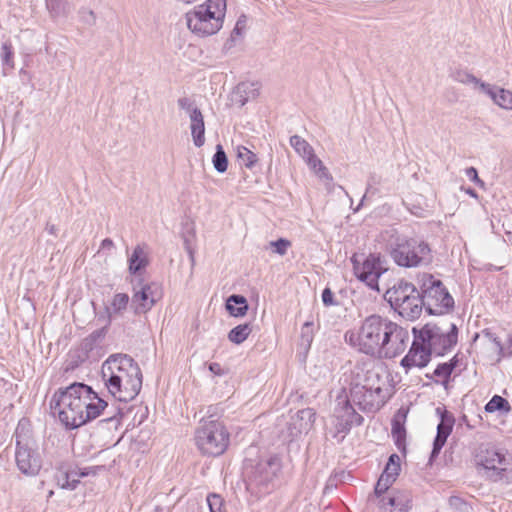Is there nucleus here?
<instances>
[{
	"label": "nucleus",
	"mask_w": 512,
	"mask_h": 512,
	"mask_svg": "<svg viewBox=\"0 0 512 512\" xmlns=\"http://www.w3.org/2000/svg\"><path fill=\"white\" fill-rule=\"evenodd\" d=\"M129 300L130 298L128 294L116 293L113 296L110 305L106 308L108 318L113 320L122 317L128 308Z\"/></svg>",
	"instance_id": "obj_24"
},
{
	"label": "nucleus",
	"mask_w": 512,
	"mask_h": 512,
	"mask_svg": "<svg viewBox=\"0 0 512 512\" xmlns=\"http://www.w3.org/2000/svg\"><path fill=\"white\" fill-rule=\"evenodd\" d=\"M456 365L457 359L455 356L450 362L439 364L434 370V375L441 378L443 382L446 383Z\"/></svg>",
	"instance_id": "obj_36"
},
{
	"label": "nucleus",
	"mask_w": 512,
	"mask_h": 512,
	"mask_svg": "<svg viewBox=\"0 0 512 512\" xmlns=\"http://www.w3.org/2000/svg\"><path fill=\"white\" fill-rule=\"evenodd\" d=\"M189 118L194 145L201 147L205 142V125L202 112L200 110H193Z\"/></svg>",
	"instance_id": "obj_22"
},
{
	"label": "nucleus",
	"mask_w": 512,
	"mask_h": 512,
	"mask_svg": "<svg viewBox=\"0 0 512 512\" xmlns=\"http://www.w3.org/2000/svg\"><path fill=\"white\" fill-rule=\"evenodd\" d=\"M480 90L487 94L499 107L507 110L512 109V91L488 83L480 84Z\"/></svg>",
	"instance_id": "obj_19"
},
{
	"label": "nucleus",
	"mask_w": 512,
	"mask_h": 512,
	"mask_svg": "<svg viewBox=\"0 0 512 512\" xmlns=\"http://www.w3.org/2000/svg\"><path fill=\"white\" fill-rule=\"evenodd\" d=\"M309 168L321 179H329L328 169L323 165L322 161L314 154L305 160Z\"/></svg>",
	"instance_id": "obj_34"
},
{
	"label": "nucleus",
	"mask_w": 512,
	"mask_h": 512,
	"mask_svg": "<svg viewBox=\"0 0 512 512\" xmlns=\"http://www.w3.org/2000/svg\"><path fill=\"white\" fill-rule=\"evenodd\" d=\"M452 79L458 83L466 84V85H476L480 88V84H485L484 82H481L480 79L475 77L473 74L466 70L458 69L455 70L452 75Z\"/></svg>",
	"instance_id": "obj_33"
},
{
	"label": "nucleus",
	"mask_w": 512,
	"mask_h": 512,
	"mask_svg": "<svg viewBox=\"0 0 512 512\" xmlns=\"http://www.w3.org/2000/svg\"><path fill=\"white\" fill-rule=\"evenodd\" d=\"M392 458H393V463H399L400 458H399V456H398V455H396V454H392V455L389 457V459H392Z\"/></svg>",
	"instance_id": "obj_53"
},
{
	"label": "nucleus",
	"mask_w": 512,
	"mask_h": 512,
	"mask_svg": "<svg viewBox=\"0 0 512 512\" xmlns=\"http://www.w3.org/2000/svg\"><path fill=\"white\" fill-rule=\"evenodd\" d=\"M405 418L406 415H396L392 421V436L395 440V444L398 449L404 447L406 430H405Z\"/></svg>",
	"instance_id": "obj_26"
},
{
	"label": "nucleus",
	"mask_w": 512,
	"mask_h": 512,
	"mask_svg": "<svg viewBox=\"0 0 512 512\" xmlns=\"http://www.w3.org/2000/svg\"><path fill=\"white\" fill-rule=\"evenodd\" d=\"M351 262L355 276L369 288L380 292L378 280L387 271L385 259L379 254H370L363 259L353 255Z\"/></svg>",
	"instance_id": "obj_9"
},
{
	"label": "nucleus",
	"mask_w": 512,
	"mask_h": 512,
	"mask_svg": "<svg viewBox=\"0 0 512 512\" xmlns=\"http://www.w3.org/2000/svg\"><path fill=\"white\" fill-rule=\"evenodd\" d=\"M252 328L250 324H240L236 327H234L229 333H228V339L230 342L234 344H241L243 343L248 336L251 334Z\"/></svg>",
	"instance_id": "obj_31"
},
{
	"label": "nucleus",
	"mask_w": 512,
	"mask_h": 512,
	"mask_svg": "<svg viewBox=\"0 0 512 512\" xmlns=\"http://www.w3.org/2000/svg\"><path fill=\"white\" fill-rule=\"evenodd\" d=\"M246 21L247 20L245 15L240 16L236 22L233 32L236 34H241V31L246 27Z\"/></svg>",
	"instance_id": "obj_46"
},
{
	"label": "nucleus",
	"mask_w": 512,
	"mask_h": 512,
	"mask_svg": "<svg viewBox=\"0 0 512 512\" xmlns=\"http://www.w3.org/2000/svg\"><path fill=\"white\" fill-rule=\"evenodd\" d=\"M207 504L210 512H221L222 498L217 494H211L207 497Z\"/></svg>",
	"instance_id": "obj_41"
},
{
	"label": "nucleus",
	"mask_w": 512,
	"mask_h": 512,
	"mask_svg": "<svg viewBox=\"0 0 512 512\" xmlns=\"http://www.w3.org/2000/svg\"><path fill=\"white\" fill-rule=\"evenodd\" d=\"M364 401L371 409H380L390 397V386L384 371H367L363 384Z\"/></svg>",
	"instance_id": "obj_10"
},
{
	"label": "nucleus",
	"mask_w": 512,
	"mask_h": 512,
	"mask_svg": "<svg viewBox=\"0 0 512 512\" xmlns=\"http://www.w3.org/2000/svg\"><path fill=\"white\" fill-rule=\"evenodd\" d=\"M194 439L203 455L215 457L226 451L230 435L223 423L217 420H203L195 431Z\"/></svg>",
	"instance_id": "obj_7"
},
{
	"label": "nucleus",
	"mask_w": 512,
	"mask_h": 512,
	"mask_svg": "<svg viewBox=\"0 0 512 512\" xmlns=\"http://www.w3.org/2000/svg\"><path fill=\"white\" fill-rule=\"evenodd\" d=\"M226 309L234 317H243L248 311L247 300L241 295H231L226 301Z\"/></svg>",
	"instance_id": "obj_25"
},
{
	"label": "nucleus",
	"mask_w": 512,
	"mask_h": 512,
	"mask_svg": "<svg viewBox=\"0 0 512 512\" xmlns=\"http://www.w3.org/2000/svg\"><path fill=\"white\" fill-rule=\"evenodd\" d=\"M107 402L100 398L91 387L75 382L58 389L53 395L51 408L66 428H78L100 416Z\"/></svg>",
	"instance_id": "obj_2"
},
{
	"label": "nucleus",
	"mask_w": 512,
	"mask_h": 512,
	"mask_svg": "<svg viewBox=\"0 0 512 512\" xmlns=\"http://www.w3.org/2000/svg\"><path fill=\"white\" fill-rule=\"evenodd\" d=\"M290 145L294 148L296 153L304 159V161L315 154L313 147L301 136H291Z\"/></svg>",
	"instance_id": "obj_27"
},
{
	"label": "nucleus",
	"mask_w": 512,
	"mask_h": 512,
	"mask_svg": "<svg viewBox=\"0 0 512 512\" xmlns=\"http://www.w3.org/2000/svg\"><path fill=\"white\" fill-rule=\"evenodd\" d=\"M411 494L408 491L392 489L378 504L383 512H408L411 508Z\"/></svg>",
	"instance_id": "obj_17"
},
{
	"label": "nucleus",
	"mask_w": 512,
	"mask_h": 512,
	"mask_svg": "<svg viewBox=\"0 0 512 512\" xmlns=\"http://www.w3.org/2000/svg\"><path fill=\"white\" fill-rule=\"evenodd\" d=\"M301 338L304 343L310 345L313 340V323L306 322L301 329Z\"/></svg>",
	"instance_id": "obj_40"
},
{
	"label": "nucleus",
	"mask_w": 512,
	"mask_h": 512,
	"mask_svg": "<svg viewBox=\"0 0 512 512\" xmlns=\"http://www.w3.org/2000/svg\"><path fill=\"white\" fill-rule=\"evenodd\" d=\"M400 471V464L399 463H393V458L388 460V463L386 464V467L379 478H381L383 481L387 482L389 485H392Z\"/></svg>",
	"instance_id": "obj_35"
},
{
	"label": "nucleus",
	"mask_w": 512,
	"mask_h": 512,
	"mask_svg": "<svg viewBox=\"0 0 512 512\" xmlns=\"http://www.w3.org/2000/svg\"><path fill=\"white\" fill-rule=\"evenodd\" d=\"M236 156L241 166H245L248 169H252L257 163L258 158L255 153L244 146L236 147Z\"/></svg>",
	"instance_id": "obj_30"
},
{
	"label": "nucleus",
	"mask_w": 512,
	"mask_h": 512,
	"mask_svg": "<svg viewBox=\"0 0 512 512\" xmlns=\"http://www.w3.org/2000/svg\"><path fill=\"white\" fill-rule=\"evenodd\" d=\"M465 192H466L469 196H471V197H473V198H478V195H477V193L475 192V190H473V189H471V188L466 189V190H465Z\"/></svg>",
	"instance_id": "obj_52"
},
{
	"label": "nucleus",
	"mask_w": 512,
	"mask_h": 512,
	"mask_svg": "<svg viewBox=\"0 0 512 512\" xmlns=\"http://www.w3.org/2000/svg\"><path fill=\"white\" fill-rule=\"evenodd\" d=\"M58 485L61 487V485H69V476L66 473L65 474V481L63 483L58 482Z\"/></svg>",
	"instance_id": "obj_54"
},
{
	"label": "nucleus",
	"mask_w": 512,
	"mask_h": 512,
	"mask_svg": "<svg viewBox=\"0 0 512 512\" xmlns=\"http://www.w3.org/2000/svg\"><path fill=\"white\" fill-rule=\"evenodd\" d=\"M494 475L496 476L497 479H500L494 472L493 474H491V477H494Z\"/></svg>",
	"instance_id": "obj_58"
},
{
	"label": "nucleus",
	"mask_w": 512,
	"mask_h": 512,
	"mask_svg": "<svg viewBox=\"0 0 512 512\" xmlns=\"http://www.w3.org/2000/svg\"><path fill=\"white\" fill-rule=\"evenodd\" d=\"M53 495H54V491H53V490H50V491L48 492V498H51Z\"/></svg>",
	"instance_id": "obj_56"
},
{
	"label": "nucleus",
	"mask_w": 512,
	"mask_h": 512,
	"mask_svg": "<svg viewBox=\"0 0 512 512\" xmlns=\"http://www.w3.org/2000/svg\"><path fill=\"white\" fill-rule=\"evenodd\" d=\"M91 473L95 474V471H94L93 468H85V469L80 471L79 476L80 477H85V476H88Z\"/></svg>",
	"instance_id": "obj_51"
},
{
	"label": "nucleus",
	"mask_w": 512,
	"mask_h": 512,
	"mask_svg": "<svg viewBox=\"0 0 512 512\" xmlns=\"http://www.w3.org/2000/svg\"><path fill=\"white\" fill-rule=\"evenodd\" d=\"M79 482L80 481L78 479H74L71 481L69 480V485H61V488L67 490H74L78 486Z\"/></svg>",
	"instance_id": "obj_49"
},
{
	"label": "nucleus",
	"mask_w": 512,
	"mask_h": 512,
	"mask_svg": "<svg viewBox=\"0 0 512 512\" xmlns=\"http://www.w3.org/2000/svg\"><path fill=\"white\" fill-rule=\"evenodd\" d=\"M392 485H389L387 482L383 481L381 478L378 479L375 489H374V498L377 500V505L382 502L385 496H389L392 489Z\"/></svg>",
	"instance_id": "obj_38"
},
{
	"label": "nucleus",
	"mask_w": 512,
	"mask_h": 512,
	"mask_svg": "<svg viewBox=\"0 0 512 512\" xmlns=\"http://www.w3.org/2000/svg\"><path fill=\"white\" fill-rule=\"evenodd\" d=\"M417 334L432 354L441 356L449 352L458 341V328L454 323L433 324L428 323Z\"/></svg>",
	"instance_id": "obj_8"
},
{
	"label": "nucleus",
	"mask_w": 512,
	"mask_h": 512,
	"mask_svg": "<svg viewBox=\"0 0 512 512\" xmlns=\"http://www.w3.org/2000/svg\"><path fill=\"white\" fill-rule=\"evenodd\" d=\"M20 425L15 432L16 451L15 461L19 471L25 476L33 477L39 474L42 468V459L39 452L23 443L19 435Z\"/></svg>",
	"instance_id": "obj_12"
},
{
	"label": "nucleus",
	"mask_w": 512,
	"mask_h": 512,
	"mask_svg": "<svg viewBox=\"0 0 512 512\" xmlns=\"http://www.w3.org/2000/svg\"><path fill=\"white\" fill-rule=\"evenodd\" d=\"M414 341L406 356L401 360L400 364L406 370L411 368H424L430 362L432 352L424 342L421 341L417 334V329H413Z\"/></svg>",
	"instance_id": "obj_15"
},
{
	"label": "nucleus",
	"mask_w": 512,
	"mask_h": 512,
	"mask_svg": "<svg viewBox=\"0 0 512 512\" xmlns=\"http://www.w3.org/2000/svg\"><path fill=\"white\" fill-rule=\"evenodd\" d=\"M466 176L479 187L484 188L485 183L479 178L478 172L474 167H469L465 170Z\"/></svg>",
	"instance_id": "obj_44"
},
{
	"label": "nucleus",
	"mask_w": 512,
	"mask_h": 512,
	"mask_svg": "<svg viewBox=\"0 0 512 512\" xmlns=\"http://www.w3.org/2000/svg\"><path fill=\"white\" fill-rule=\"evenodd\" d=\"M476 461L486 470L494 472L499 478L503 477L510 465L506 454L494 447L480 448L476 455Z\"/></svg>",
	"instance_id": "obj_14"
},
{
	"label": "nucleus",
	"mask_w": 512,
	"mask_h": 512,
	"mask_svg": "<svg viewBox=\"0 0 512 512\" xmlns=\"http://www.w3.org/2000/svg\"><path fill=\"white\" fill-rule=\"evenodd\" d=\"M161 293L158 284L140 281L133 285L132 307L135 314L147 313L160 299Z\"/></svg>",
	"instance_id": "obj_13"
},
{
	"label": "nucleus",
	"mask_w": 512,
	"mask_h": 512,
	"mask_svg": "<svg viewBox=\"0 0 512 512\" xmlns=\"http://www.w3.org/2000/svg\"><path fill=\"white\" fill-rule=\"evenodd\" d=\"M453 427V420L446 417H442L440 423L437 426V435L433 443V449L431 452V459L438 456L442 447L446 443L448 436L450 435Z\"/></svg>",
	"instance_id": "obj_21"
},
{
	"label": "nucleus",
	"mask_w": 512,
	"mask_h": 512,
	"mask_svg": "<svg viewBox=\"0 0 512 512\" xmlns=\"http://www.w3.org/2000/svg\"><path fill=\"white\" fill-rule=\"evenodd\" d=\"M178 106L186 111L189 116L192 115V111L193 110H200L199 108H197L194 103L187 97H182V98H179L178 101Z\"/></svg>",
	"instance_id": "obj_43"
},
{
	"label": "nucleus",
	"mask_w": 512,
	"mask_h": 512,
	"mask_svg": "<svg viewBox=\"0 0 512 512\" xmlns=\"http://www.w3.org/2000/svg\"><path fill=\"white\" fill-rule=\"evenodd\" d=\"M2 63L4 66V69H13L14 68V61H13V51L12 46L10 43L5 42L2 45Z\"/></svg>",
	"instance_id": "obj_39"
},
{
	"label": "nucleus",
	"mask_w": 512,
	"mask_h": 512,
	"mask_svg": "<svg viewBox=\"0 0 512 512\" xmlns=\"http://www.w3.org/2000/svg\"><path fill=\"white\" fill-rule=\"evenodd\" d=\"M271 246L275 248V252L279 255H285L287 252V249L290 246V242L286 239H278L277 241H272L270 243Z\"/></svg>",
	"instance_id": "obj_42"
},
{
	"label": "nucleus",
	"mask_w": 512,
	"mask_h": 512,
	"mask_svg": "<svg viewBox=\"0 0 512 512\" xmlns=\"http://www.w3.org/2000/svg\"><path fill=\"white\" fill-rule=\"evenodd\" d=\"M208 368H209L210 372H212L214 375H217V376H222L225 373V371L221 367V365L216 362L210 363Z\"/></svg>",
	"instance_id": "obj_47"
},
{
	"label": "nucleus",
	"mask_w": 512,
	"mask_h": 512,
	"mask_svg": "<svg viewBox=\"0 0 512 512\" xmlns=\"http://www.w3.org/2000/svg\"><path fill=\"white\" fill-rule=\"evenodd\" d=\"M424 308L429 314H444L454 305V300L440 280L430 279V284H424Z\"/></svg>",
	"instance_id": "obj_11"
},
{
	"label": "nucleus",
	"mask_w": 512,
	"mask_h": 512,
	"mask_svg": "<svg viewBox=\"0 0 512 512\" xmlns=\"http://www.w3.org/2000/svg\"><path fill=\"white\" fill-rule=\"evenodd\" d=\"M226 0H206L185 14L188 29L197 36L216 34L223 26Z\"/></svg>",
	"instance_id": "obj_4"
},
{
	"label": "nucleus",
	"mask_w": 512,
	"mask_h": 512,
	"mask_svg": "<svg viewBox=\"0 0 512 512\" xmlns=\"http://www.w3.org/2000/svg\"><path fill=\"white\" fill-rule=\"evenodd\" d=\"M45 229L50 235L57 236L58 227L55 224L47 223Z\"/></svg>",
	"instance_id": "obj_48"
},
{
	"label": "nucleus",
	"mask_w": 512,
	"mask_h": 512,
	"mask_svg": "<svg viewBox=\"0 0 512 512\" xmlns=\"http://www.w3.org/2000/svg\"><path fill=\"white\" fill-rule=\"evenodd\" d=\"M384 297L391 307L408 320L417 319L424 308L423 294L408 282H398L385 291Z\"/></svg>",
	"instance_id": "obj_6"
},
{
	"label": "nucleus",
	"mask_w": 512,
	"mask_h": 512,
	"mask_svg": "<svg viewBox=\"0 0 512 512\" xmlns=\"http://www.w3.org/2000/svg\"><path fill=\"white\" fill-rule=\"evenodd\" d=\"M245 87H246V84H241L240 86H238V90H245Z\"/></svg>",
	"instance_id": "obj_55"
},
{
	"label": "nucleus",
	"mask_w": 512,
	"mask_h": 512,
	"mask_svg": "<svg viewBox=\"0 0 512 512\" xmlns=\"http://www.w3.org/2000/svg\"><path fill=\"white\" fill-rule=\"evenodd\" d=\"M212 162L217 172L224 173L227 170L228 160L221 145H217Z\"/></svg>",
	"instance_id": "obj_37"
},
{
	"label": "nucleus",
	"mask_w": 512,
	"mask_h": 512,
	"mask_svg": "<svg viewBox=\"0 0 512 512\" xmlns=\"http://www.w3.org/2000/svg\"><path fill=\"white\" fill-rule=\"evenodd\" d=\"M316 413L312 408L299 410L290 422V434L297 437L302 433H307L313 426Z\"/></svg>",
	"instance_id": "obj_18"
},
{
	"label": "nucleus",
	"mask_w": 512,
	"mask_h": 512,
	"mask_svg": "<svg viewBox=\"0 0 512 512\" xmlns=\"http://www.w3.org/2000/svg\"><path fill=\"white\" fill-rule=\"evenodd\" d=\"M335 427L338 433H347L353 425H360L363 418L358 414L348 400L338 403L335 409Z\"/></svg>",
	"instance_id": "obj_16"
},
{
	"label": "nucleus",
	"mask_w": 512,
	"mask_h": 512,
	"mask_svg": "<svg viewBox=\"0 0 512 512\" xmlns=\"http://www.w3.org/2000/svg\"><path fill=\"white\" fill-rule=\"evenodd\" d=\"M88 13H89V15L94 19V13H93V11H91V10H90Z\"/></svg>",
	"instance_id": "obj_57"
},
{
	"label": "nucleus",
	"mask_w": 512,
	"mask_h": 512,
	"mask_svg": "<svg viewBox=\"0 0 512 512\" xmlns=\"http://www.w3.org/2000/svg\"><path fill=\"white\" fill-rule=\"evenodd\" d=\"M344 338L357 352L379 360L401 355L410 341L406 328L378 314L365 317L358 328L347 331Z\"/></svg>",
	"instance_id": "obj_1"
},
{
	"label": "nucleus",
	"mask_w": 512,
	"mask_h": 512,
	"mask_svg": "<svg viewBox=\"0 0 512 512\" xmlns=\"http://www.w3.org/2000/svg\"><path fill=\"white\" fill-rule=\"evenodd\" d=\"M483 338L486 343L490 346V348L495 352L499 357H503L506 355H512V330L508 334V338L506 344L503 345L498 337H496L493 333L489 331H483Z\"/></svg>",
	"instance_id": "obj_23"
},
{
	"label": "nucleus",
	"mask_w": 512,
	"mask_h": 512,
	"mask_svg": "<svg viewBox=\"0 0 512 512\" xmlns=\"http://www.w3.org/2000/svg\"><path fill=\"white\" fill-rule=\"evenodd\" d=\"M322 301L325 306H332L335 304L333 293L329 288H325L322 292Z\"/></svg>",
	"instance_id": "obj_45"
},
{
	"label": "nucleus",
	"mask_w": 512,
	"mask_h": 512,
	"mask_svg": "<svg viewBox=\"0 0 512 512\" xmlns=\"http://www.w3.org/2000/svg\"><path fill=\"white\" fill-rule=\"evenodd\" d=\"M511 410L510 403L499 395H494L491 400L485 405V411L488 413H494L499 411L501 413H509Z\"/></svg>",
	"instance_id": "obj_32"
},
{
	"label": "nucleus",
	"mask_w": 512,
	"mask_h": 512,
	"mask_svg": "<svg viewBox=\"0 0 512 512\" xmlns=\"http://www.w3.org/2000/svg\"><path fill=\"white\" fill-rule=\"evenodd\" d=\"M46 7L52 17L67 16L71 11L67 0H46Z\"/></svg>",
	"instance_id": "obj_29"
},
{
	"label": "nucleus",
	"mask_w": 512,
	"mask_h": 512,
	"mask_svg": "<svg viewBox=\"0 0 512 512\" xmlns=\"http://www.w3.org/2000/svg\"><path fill=\"white\" fill-rule=\"evenodd\" d=\"M390 255L394 262L405 268L429 266L433 262L430 245L416 237H399L392 245Z\"/></svg>",
	"instance_id": "obj_5"
},
{
	"label": "nucleus",
	"mask_w": 512,
	"mask_h": 512,
	"mask_svg": "<svg viewBox=\"0 0 512 512\" xmlns=\"http://www.w3.org/2000/svg\"><path fill=\"white\" fill-rule=\"evenodd\" d=\"M113 246H114V243H113V241L110 238H105L101 242V248L102 249H111V248H113Z\"/></svg>",
	"instance_id": "obj_50"
},
{
	"label": "nucleus",
	"mask_w": 512,
	"mask_h": 512,
	"mask_svg": "<svg viewBox=\"0 0 512 512\" xmlns=\"http://www.w3.org/2000/svg\"><path fill=\"white\" fill-rule=\"evenodd\" d=\"M149 263L148 252L145 245H137L128 258V270L130 274H140Z\"/></svg>",
	"instance_id": "obj_20"
},
{
	"label": "nucleus",
	"mask_w": 512,
	"mask_h": 512,
	"mask_svg": "<svg viewBox=\"0 0 512 512\" xmlns=\"http://www.w3.org/2000/svg\"><path fill=\"white\" fill-rule=\"evenodd\" d=\"M278 463L276 459H270L266 462L259 463L256 467L255 472L259 474V482H268L276 474Z\"/></svg>",
	"instance_id": "obj_28"
},
{
	"label": "nucleus",
	"mask_w": 512,
	"mask_h": 512,
	"mask_svg": "<svg viewBox=\"0 0 512 512\" xmlns=\"http://www.w3.org/2000/svg\"><path fill=\"white\" fill-rule=\"evenodd\" d=\"M102 379L108 392L117 400H133L142 388V372L127 354L110 355L102 364Z\"/></svg>",
	"instance_id": "obj_3"
}]
</instances>
